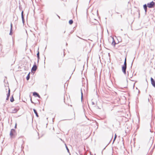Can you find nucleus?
Segmentation results:
<instances>
[{
  "instance_id": "nucleus-1",
  "label": "nucleus",
  "mask_w": 155,
  "mask_h": 155,
  "mask_svg": "<svg viewBox=\"0 0 155 155\" xmlns=\"http://www.w3.org/2000/svg\"><path fill=\"white\" fill-rule=\"evenodd\" d=\"M127 69V62H126V58L124 64L122 66V70L124 74H126V70Z\"/></svg>"
},
{
  "instance_id": "nucleus-2",
  "label": "nucleus",
  "mask_w": 155,
  "mask_h": 155,
  "mask_svg": "<svg viewBox=\"0 0 155 155\" xmlns=\"http://www.w3.org/2000/svg\"><path fill=\"white\" fill-rule=\"evenodd\" d=\"M155 5V3L153 1L150 3H148L147 4V7L150 8L153 7Z\"/></svg>"
},
{
  "instance_id": "nucleus-3",
  "label": "nucleus",
  "mask_w": 155,
  "mask_h": 155,
  "mask_svg": "<svg viewBox=\"0 0 155 155\" xmlns=\"http://www.w3.org/2000/svg\"><path fill=\"white\" fill-rule=\"evenodd\" d=\"M37 67L35 62L34 64L32 67L31 71H35L37 69Z\"/></svg>"
},
{
  "instance_id": "nucleus-4",
  "label": "nucleus",
  "mask_w": 155,
  "mask_h": 155,
  "mask_svg": "<svg viewBox=\"0 0 155 155\" xmlns=\"http://www.w3.org/2000/svg\"><path fill=\"white\" fill-rule=\"evenodd\" d=\"M15 132V129H12L11 130L10 132V136L12 137L14 134V133Z\"/></svg>"
},
{
  "instance_id": "nucleus-5",
  "label": "nucleus",
  "mask_w": 155,
  "mask_h": 155,
  "mask_svg": "<svg viewBox=\"0 0 155 155\" xmlns=\"http://www.w3.org/2000/svg\"><path fill=\"white\" fill-rule=\"evenodd\" d=\"M151 82L152 85L154 87H155V81L152 78H150Z\"/></svg>"
},
{
  "instance_id": "nucleus-6",
  "label": "nucleus",
  "mask_w": 155,
  "mask_h": 155,
  "mask_svg": "<svg viewBox=\"0 0 155 155\" xmlns=\"http://www.w3.org/2000/svg\"><path fill=\"white\" fill-rule=\"evenodd\" d=\"M10 89L9 88L8 93V94H7V98H6V100H8L9 98V97L10 96Z\"/></svg>"
},
{
  "instance_id": "nucleus-7",
  "label": "nucleus",
  "mask_w": 155,
  "mask_h": 155,
  "mask_svg": "<svg viewBox=\"0 0 155 155\" xmlns=\"http://www.w3.org/2000/svg\"><path fill=\"white\" fill-rule=\"evenodd\" d=\"M21 18H22V22L23 24H24V21H25V19H24V15H23V11H22L21 12Z\"/></svg>"
},
{
  "instance_id": "nucleus-8",
  "label": "nucleus",
  "mask_w": 155,
  "mask_h": 155,
  "mask_svg": "<svg viewBox=\"0 0 155 155\" xmlns=\"http://www.w3.org/2000/svg\"><path fill=\"white\" fill-rule=\"evenodd\" d=\"M147 5L146 4H145L143 5V7L145 10V13H146L147 11Z\"/></svg>"
},
{
  "instance_id": "nucleus-9",
  "label": "nucleus",
  "mask_w": 155,
  "mask_h": 155,
  "mask_svg": "<svg viewBox=\"0 0 155 155\" xmlns=\"http://www.w3.org/2000/svg\"><path fill=\"white\" fill-rule=\"evenodd\" d=\"M33 111H34V113L35 114L36 116L37 117H38L39 116H38V113L37 111V110L35 109H33Z\"/></svg>"
},
{
  "instance_id": "nucleus-10",
  "label": "nucleus",
  "mask_w": 155,
  "mask_h": 155,
  "mask_svg": "<svg viewBox=\"0 0 155 155\" xmlns=\"http://www.w3.org/2000/svg\"><path fill=\"white\" fill-rule=\"evenodd\" d=\"M18 111V110L16 108H14L12 109V111L11 112L12 113H15Z\"/></svg>"
},
{
  "instance_id": "nucleus-11",
  "label": "nucleus",
  "mask_w": 155,
  "mask_h": 155,
  "mask_svg": "<svg viewBox=\"0 0 155 155\" xmlns=\"http://www.w3.org/2000/svg\"><path fill=\"white\" fill-rule=\"evenodd\" d=\"M30 72H29L27 76L26 77V79L27 80H28L30 78Z\"/></svg>"
},
{
  "instance_id": "nucleus-12",
  "label": "nucleus",
  "mask_w": 155,
  "mask_h": 155,
  "mask_svg": "<svg viewBox=\"0 0 155 155\" xmlns=\"http://www.w3.org/2000/svg\"><path fill=\"white\" fill-rule=\"evenodd\" d=\"M10 101L12 102H13L14 101L13 95L11 97Z\"/></svg>"
},
{
  "instance_id": "nucleus-13",
  "label": "nucleus",
  "mask_w": 155,
  "mask_h": 155,
  "mask_svg": "<svg viewBox=\"0 0 155 155\" xmlns=\"http://www.w3.org/2000/svg\"><path fill=\"white\" fill-rule=\"evenodd\" d=\"M116 44V43L115 42V41L114 38H113V41L112 43V45L113 46H115Z\"/></svg>"
},
{
  "instance_id": "nucleus-14",
  "label": "nucleus",
  "mask_w": 155,
  "mask_h": 155,
  "mask_svg": "<svg viewBox=\"0 0 155 155\" xmlns=\"http://www.w3.org/2000/svg\"><path fill=\"white\" fill-rule=\"evenodd\" d=\"M33 95L35 96H36L37 97L38 95H39V94L36 92H35L33 93Z\"/></svg>"
},
{
  "instance_id": "nucleus-15",
  "label": "nucleus",
  "mask_w": 155,
  "mask_h": 155,
  "mask_svg": "<svg viewBox=\"0 0 155 155\" xmlns=\"http://www.w3.org/2000/svg\"><path fill=\"white\" fill-rule=\"evenodd\" d=\"M9 34L10 35H12V28H10V32Z\"/></svg>"
},
{
  "instance_id": "nucleus-16",
  "label": "nucleus",
  "mask_w": 155,
  "mask_h": 155,
  "mask_svg": "<svg viewBox=\"0 0 155 155\" xmlns=\"http://www.w3.org/2000/svg\"><path fill=\"white\" fill-rule=\"evenodd\" d=\"M73 21L71 19L69 21V23L70 25H71L73 23Z\"/></svg>"
},
{
  "instance_id": "nucleus-17",
  "label": "nucleus",
  "mask_w": 155,
  "mask_h": 155,
  "mask_svg": "<svg viewBox=\"0 0 155 155\" xmlns=\"http://www.w3.org/2000/svg\"><path fill=\"white\" fill-rule=\"evenodd\" d=\"M81 101L82 102V100H83V93L82 92V91L81 89Z\"/></svg>"
},
{
  "instance_id": "nucleus-18",
  "label": "nucleus",
  "mask_w": 155,
  "mask_h": 155,
  "mask_svg": "<svg viewBox=\"0 0 155 155\" xmlns=\"http://www.w3.org/2000/svg\"><path fill=\"white\" fill-rule=\"evenodd\" d=\"M66 149L67 150L68 152L69 153V149H68V147H67V146L66 145Z\"/></svg>"
},
{
  "instance_id": "nucleus-19",
  "label": "nucleus",
  "mask_w": 155,
  "mask_h": 155,
  "mask_svg": "<svg viewBox=\"0 0 155 155\" xmlns=\"http://www.w3.org/2000/svg\"><path fill=\"white\" fill-rule=\"evenodd\" d=\"M37 57H39V51H38V52L37 54Z\"/></svg>"
},
{
  "instance_id": "nucleus-20",
  "label": "nucleus",
  "mask_w": 155,
  "mask_h": 155,
  "mask_svg": "<svg viewBox=\"0 0 155 155\" xmlns=\"http://www.w3.org/2000/svg\"><path fill=\"white\" fill-rule=\"evenodd\" d=\"M37 57V58H38V62L39 61V60L40 59V56H39V57Z\"/></svg>"
},
{
  "instance_id": "nucleus-21",
  "label": "nucleus",
  "mask_w": 155,
  "mask_h": 155,
  "mask_svg": "<svg viewBox=\"0 0 155 155\" xmlns=\"http://www.w3.org/2000/svg\"><path fill=\"white\" fill-rule=\"evenodd\" d=\"M117 135H116V134H115V136H114V138L116 139V138H117Z\"/></svg>"
},
{
  "instance_id": "nucleus-22",
  "label": "nucleus",
  "mask_w": 155,
  "mask_h": 155,
  "mask_svg": "<svg viewBox=\"0 0 155 155\" xmlns=\"http://www.w3.org/2000/svg\"><path fill=\"white\" fill-rule=\"evenodd\" d=\"M72 118H70V119H66V120H72Z\"/></svg>"
},
{
  "instance_id": "nucleus-23",
  "label": "nucleus",
  "mask_w": 155,
  "mask_h": 155,
  "mask_svg": "<svg viewBox=\"0 0 155 155\" xmlns=\"http://www.w3.org/2000/svg\"><path fill=\"white\" fill-rule=\"evenodd\" d=\"M31 103H32V104H34V103L32 101L31 98Z\"/></svg>"
},
{
  "instance_id": "nucleus-24",
  "label": "nucleus",
  "mask_w": 155,
  "mask_h": 155,
  "mask_svg": "<svg viewBox=\"0 0 155 155\" xmlns=\"http://www.w3.org/2000/svg\"><path fill=\"white\" fill-rule=\"evenodd\" d=\"M17 128V124L16 123L15 124V128Z\"/></svg>"
},
{
  "instance_id": "nucleus-25",
  "label": "nucleus",
  "mask_w": 155,
  "mask_h": 155,
  "mask_svg": "<svg viewBox=\"0 0 155 155\" xmlns=\"http://www.w3.org/2000/svg\"><path fill=\"white\" fill-rule=\"evenodd\" d=\"M91 103H92V104L93 105H94L95 104L94 103L93 101Z\"/></svg>"
},
{
  "instance_id": "nucleus-26",
  "label": "nucleus",
  "mask_w": 155,
  "mask_h": 155,
  "mask_svg": "<svg viewBox=\"0 0 155 155\" xmlns=\"http://www.w3.org/2000/svg\"><path fill=\"white\" fill-rule=\"evenodd\" d=\"M116 139L115 138H114V139L113 140V143L114 141L115 140H116Z\"/></svg>"
},
{
  "instance_id": "nucleus-27",
  "label": "nucleus",
  "mask_w": 155,
  "mask_h": 155,
  "mask_svg": "<svg viewBox=\"0 0 155 155\" xmlns=\"http://www.w3.org/2000/svg\"><path fill=\"white\" fill-rule=\"evenodd\" d=\"M11 28H12V23H11Z\"/></svg>"
},
{
  "instance_id": "nucleus-28",
  "label": "nucleus",
  "mask_w": 155,
  "mask_h": 155,
  "mask_svg": "<svg viewBox=\"0 0 155 155\" xmlns=\"http://www.w3.org/2000/svg\"><path fill=\"white\" fill-rule=\"evenodd\" d=\"M77 37H78V38H80V39H82V38L79 37V36H77Z\"/></svg>"
},
{
  "instance_id": "nucleus-29",
  "label": "nucleus",
  "mask_w": 155,
  "mask_h": 155,
  "mask_svg": "<svg viewBox=\"0 0 155 155\" xmlns=\"http://www.w3.org/2000/svg\"><path fill=\"white\" fill-rule=\"evenodd\" d=\"M39 98H40V96L39 95H39H38L37 96Z\"/></svg>"
},
{
  "instance_id": "nucleus-30",
  "label": "nucleus",
  "mask_w": 155,
  "mask_h": 155,
  "mask_svg": "<svg viewBox=\"0 0 155 155\" xmlns=\"http://www.w3.org/2000/svg\"><path fill=\"white\" fill-rule=\"evenodd\" d=\"M8 50H7V51L8 52V51H9V48H8Z\"/></svg>"
},
{
  "instance_id": "nucleus-31",
  "label": "nucleus",
  "mask_w": 155,
  "mask_h": 155,
  "mask_svg": "<svg viewBox=\"0 0 155 155\" xmlns=\"http://www.w3.org/2000/svg\"><path fill=\"white\" fill-rule=\"evenodd\" d=\"M134 61V60L133 61L132 63V64H131V66H132V64H133V61Z\"/></svg>"
},
{
  "instance_id": "nucleus-32",
  "label": "nucleus",
  "mask_w": 155,
  "mask_h": 155,
  "mask_svg": "<svg viewBox=\"0 0 155 155\" xmlns=\"http://www.w3.org/2000/svg\"><path fill=\"white\" fill-rule=\"evenodd\" d=\"M74 119H75V114H74Z\"/></svg>"
},
{
  "instance_id": "nucleus-33",
  "label": "nucleus",
  "mask_w": 155,
  "mask_h": 155,
  "mask_svg": "<svg viewBox=\"0 0 155 155\" xmlns=\"http://www.w3.org/2000/svg\"><path fill=\"white\" fill-rule=\"evenodd\" d=\"M57 15V16H58V17L59 18H60V17L59 16H58V15Z\"/></svg>"
},
{
  "instance_id": "nucleus-34",
  "label": "nucleus",
  "mask_w": 155,
  "mask_h": 155,
  "mask_svg": "<svg viewBox=\"0 0 155 155\" xmlns=\"http://www.w3.org/2000/svg\"><path fill=\"white\" fill-rule=\"evenodd\" d=\"M120 17H121V18H122V15H120Z\"/></svg>"
},
{
  "instance_id": "nucleus-35",
  "label": "nucleus",
  "mask_w": 155,
  "mask_h": 155,
  "mask_svg": "<svg viewBox=\"0 0 155 155\" xmlns=\"http://www.w3.org/2000/svg\"><path fill=\"white\" fill-rule=\"evenodd\" d=\"M116 13H117V14H119V13L118 12H116Z\"/></svg>"
},
{
  "instance_id": "nucleus-36",
  "label": "nucleus",
  "mask_w": 155,
  "mask_h": 155,
  "mask_svg": "<svg viewBox=\"0 0 155 155\" xmlns=\"http://www.w3.org/2000/svg\"><path fill=\"white\" fill-rule=\"evenodd\" d=\"M148 101H149V98H148Z\"/></svg>"
},
{
  "instance_id": "nucleus-37",
  "label": "nucleus",
  "mask_w": 155,
  "mask_h": 155,
  "mask_svg": "<svg viewBox=\"0 0 155 155\" xmlns=\"http://www.w3.org/2000/svg\"><path fill=\"white\" fill-rule=\"evenodd\" d=\"M65 31H64V33H65Z\"/></svg>"
},
{
  "instance_id": "nucleus-38",
  "label": "nucleus",
  "mask_w": 155,
  "mask_h": 155,
  "mask_svg": "<svg viewBox=\"0 0 155 155\" xmlns=\"http://www.w3.org/2000/svg\"><path fill=\"white\" fill-rule=\"evenodd\" d=\"M66 45H67V43H66Z\"/></svg>"
}]
</instances>
